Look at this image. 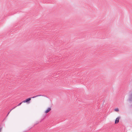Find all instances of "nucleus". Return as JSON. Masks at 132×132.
I'll return each instance as SVG.
<instances>
[{
  "label": "nucleus",
  "mask_w": 132,
  "mask_h": 132,
  "mask_svg": "<svg viewBox=\"0 0 132 132\" xmlns=\"http://www.w3.org/2000/svg\"><path fill=\"white\" fill-rule=\"evenodd\" d=\"M31 100V98H27V99H26L25 100L23 101L22 102L23 103H29V102Z\"/></svg>",
  "instance_id": "1"
},
{
  "label": "nucleus",
  "mask_w": 132,
  "mask_h": 132,
  "mask_svg": "<svg viewBox=\"0 0 132 132\" xmlns=\"http://www.w3.org/2000/svg\"><path fill=\"white\" fill-rule=\"evenodd\" d=\"M120 118V117H119L118 118H117L116 119L115 121V123H118L119 122V119Z\"/></svg>",
  "instance_id": "2"
},
{
  "label": "nucleus",
  "mask_w": 132,
  "mask_h": 132,
  "mask_svg": "<svg viewBox=\"0 0 132 132\" xmlns=\"http://www.w3.org/2000/svg\"><path fill=\"white\" fill-rule=\"evenodd\" d=\"M51 110V108H48V109L46 110V111L45 112V113H47L50 112Z\"/></svg>",
  "instance_id": "3"
},
{
  "label": "nucleus",
  "mask_w": 132,
  "mask_h": 132,
  "mask_svg": "<svg viewBox=\"0 0 132 132\" xmlns=\"http://www.w3.org/2000/svg\"><path fill=\"white\" fill-rule=\"evenodd\" d=\"M129 99L130 100L132 101V92L130 93Z\"/></svg>",
  "instance_id": "4"
},
{
  "label": "nucleus",
  "mask_w": 132,
  "mask_h": 132,
  "mask_svg": "<svg viewBox=\"0 0 132 132\" xmlns=\"http://www.w3.org/2000/svg\"><path fill=\"white\" fill-rule=\"evenodd\" d=\"M42 96V95H36V96H33V97H32V98H35L36 97H38V96Z\"/></svg>",
  "instance_id": "5"
},
{
  "label": "nucleus",
  "mask_w": 132,
  "mask_h": 132,
  "mask_svg": "<svg viewBox=\"0 0 132 132\" xmlns=\"http://www.w3.org/2000/svg\"><path fill=\"white\" fill-rule=\"evenodd\" d=\"M114 111L116 112H118L119 111V110L117 108L114 109Z\"/></svg>",
  "instance_id": "6"
},
{
  "label": "nucleus",
  "mask_w": 132,
  "mask_h": 132,
  "mask_svg": "<svg viewBox=\"0 0 132 132\" xmlns=\"http://www.w3.org/2000/svg\"><path fill=\"white\" fill-rule=\"evenodd\" d=\"M23 102H21L19 104H18V105L17 106H20V105Z\"/></svg>",
  "instance_id": "7"
},
{
  "label": "nucleus",
  "mask_w": 132,
  "mask_h": 132,
  "mask_svg": "<svg viewBox=\"0 0 132 132\" xmlns=\"http://www.w3.org/2000/svg\"><path fill=\"white\" fill-rule=\"evenodd\" d=\"M2 127L0 128V132H1L2 131Z\"/></svg>",
  "instance_id": "8"
},
{
  "label": "nucleus",
  "mask_w": 132,
  "mask_h": 132,
  "mask_svg": "<svg viewBox=\"0 0 132 132\" xmlns=\"http://www.w3.org/2000/svg\"><path fill=\"white\" fill-rule=\"evenodd\" d=\"M10 111L7 114V115L6 116V117H7V116H8V115H9V114L10 113Z\"/></svg>",
  "instance_id": "9"
},
{
  "label": "nucleus",
  "mask_w": 132,
  "mask_h": 132,
  "mask_svg": "<svg viewBox=\"0 0 132 132\" xmlns=\"http://www.w3.org/2000/svg\"><path fill=\"white\" fill-rule=\"evenodd\" d=\"M17 106H15V107H14V108H13V109H14Z\"/></svg>",
  "instance_id": "10"
},
{
  "label": "nucleus",
  "mask_w": 132,
  "mask_h": 132,
  "mask_svg": "<svg viewBox=\"0 0 132 132\" xmlns=\"http://www.w3.org/2000/svg\"><path fill=\"white\" fill-rule=\"evenodd\" d=\"M13 109L12 108V109H11V110L12 111V110H13Z\"/></svg>",
  "instance_id": "11"
},
{
  "label": "nucleus",
  "mask_w": 132,
  "mask_h": 132,
  "mask_svg": "<svg viewBox=\"0 0 132 132\" xmlns=\"http://www.w3.org/2000/svg\"><path fill=\"white\" fill-rule=\"evenodd\" d=\"M11 111V110H10V112Z\"/></svg>",
  "instance_id": "12"
}]
</instances>
